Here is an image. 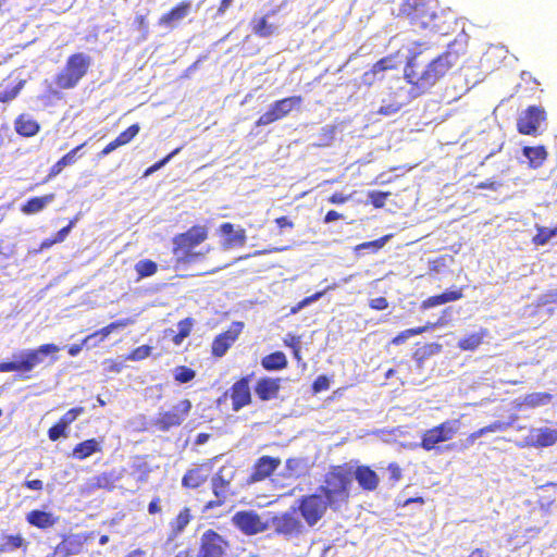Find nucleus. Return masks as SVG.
<instances>
[{
    "label": "nucleus",
    "instance_id": "63",
    "mask_svg": "<svg viewBox=\"0 0 557 557\" xmlns=\"http://www.w3.org/2000/svg\"><path fill=\"white\" fill-rule=\"evenodd\" d=\"M542 305L557 304V289L548 290L541 297Z\"/></svg>",
    "mask_w": 557,
    "mask_h": 557
},
{
    "label": "nucleus",
    "instance_id": "42",
    "mask_svg": "<svg viewBox=\"0 0 557 557\" xmlns=\"http://www.w3.org/2000/svg\"><path fill=\"white\" fill-rule=\"evenodd\" d=\"M536 231V235L532 238V243L535 246H544L552 237L557 235V227L550 230L544 226H537Z\"/></svg>",
    "mask_w": 557,
    "mask_h": 557
},
{
    "label": "nucleus",
    "instance_id": "9",
    "mask_svg": "<svg viewBox=\"0 0 557 557\" xmlns=\"http://www.w3.org/2000/svg\"><path fill=\"white\" fill-rule=\"evenodd\" d=\"M547 114L541 106H529L517 120V131L521 135L535 136L546 121Z\"/></svg>",
    "mask_w": 557,
    "mask_h": 557
},
{
    "label": "nucleus",
    "instance_id": "14",
    "mask_svg": "<svg viewBox=\"0 0 557 557\" xmlns=\"http://www.w3.org/2000/svg\"><path fill=\"white\" fill-rule=\"evenodd\" d=\"M295 511L296 510L293 509L292 511L284 512L273 518V527L277 533L286 536L301 533L304 525L295 516Z\"/></svg>",
    "mask_w": 557,
    "mask_h": 557
},
{
    "label": "nucleus",
    "instance_id": "31",
    "mask_svg": "<svg viewBox=\"0 0 557 557\" xmlns=\"http://www.w3.org/2000/svg\"><path fill=\"white\" fill-rule=\"evenodd\" d=\"M444 324H445V322L442 319H440L437 322H434V323L429 322L423 326L405 330V331L400 332L396 337H394L392 339V343L395 345H399L412 336L420 335L429 330L435 329L436 326H441Z\"/></svg>",
    "mask_w": 557,
    "mask_h": 557
},
{
    "label": "nucleus",
    "instance_id": "38",
    "mask_svg": "<svg viewBox=\"0 0 557 557\" xmlns=\"http://www.w3.org/2000/svg\"><path fill=\"white\" fill-rule=\"evenodd\" d=\"M207 476L201 469L188 470L182 479V484L185 487L196 488L206 481Z\"/></svg>",
    "mask_w": 557,
    "mask_h": 557
},
{
    "label": "nucleus",
    "instance_id": "61",
    "mask_svg": "<svg viewBox=\"0 0 557 557\" xmlns=\"http://www.w3.org/2000/svg\"><path fill=\"white\" fill-rule=\"evenodd\" d=\"M502 186V183L495 180H487L485 182H481L476 185L478 189H490L497 190Z\"/></svg>",
    "mask_w": 557,
    "mask_h": 557
},
{
    "label": "nucleus",
    "instance_id": "39",
    "mask_svg": "<svg viewBox=\"0 0 557 557\" xmlns=\"http://www.w3.org/2000/svg\"><path fill=\"white\" fill-rule=\"evenodd\" d=\"M553 395L547 392L528 394L524 397V405L530 408L547 405L552 401Z\"/></svg>",
    "mask_w": 557,
    "mask_h": 557
},
{
    "label": "nucleus",
    "instance_id": "24",
    "mask_svg": "<svg viewBox=\"0 0 557 557\" xmlns=\"http://www.w3.org/2000/svg\"><path fill=\"white\" fill-rule=\"evenodd\" d=\"M128 324V320H121L116 322H112L109 325L102 327L101 330L92 333L91 335L87 336L84 339V344L88 347H95L98 342L103 341L106 337H108L111 333L119 329H123Z\"/></svg>",
    "mask_w": 557,
    "mask_h": 557
},
{
    "label": "nucleus",
    "instance_id": "47",
    "mask_svg": "<svg viewBox=\"0 0 557 557\" xmlns=\"http://www.w3.org/2000/svg\"><path fill=\"white\" fill-rule=\"evenodd\" d=\"M253 30L257 35L261 37H269L274 33L275 26L272 24H268L267 18L262 17L256 23V25L253 26Z\"/></svg>",
    "mask_w": 557,
    "mask_h": 557
},
{
    "label": "nucleus",
    "instance_id": "19",
    "mask_svg": "<svg viewBox=\"0 0 557 557\" xmlns=\"http://www.w3.org/2000/svg\"><path fill=\"white\" fill-rule=\"evenodd\" d=\"M220 231L222 235L225 237L224 247L225 249H230L235 246H244L246 243V233L245 230L238 227L234 228V225L231 223H223L220 226Z\"/></svg>",
    "mask_w": 557,
    "mask_h": 557
},
{
    "label": "nucleus",
    "instance_id": "55",
    "mask_svg": "<svg viewBox=\"0 0 557 557\" xmlns=\"http://www.w3.org/2000/svg\"><path fill=\"white\" fill-rule=\"evenodd\" d=\"M150 352H151V347L148 345H143V346L137 347L135 350H133V352L128 356L127 359L134 360V361L143 360V359L147 358L150 355Z\"/></svg>",
    "mask_w": 557,
    "mask_h": 557
},
{
    "label": "nucleus",
    "instance_id": "41",
    "mask_svg": "<svg viewBox=\"0 0 557 557\" xmlns=\"http://www.w3.org/2000/svg\"><path fill=\"white\" fill-rule=\"evenodd\" d=\"M27 543L21 535H5L0 545V552H13L17 548H26Z\"/></svg>",
    "mask_w": 557,
    "mask_h": 557
},
{
    "label": "nucleus",
    "instance_id": "62",
    "mask_svg": "<svg viewBox=\"0 0 557 557\" xmlns=\"http://www.w3.org/2000/svg\"><path fill=\"white\" fill-rule=\"evenodd\" d=\"M331 288L332 287H327L323 292H318V293L313 294L312 296L306 297L302 301L299 302V308H304L306 306L313 304L314 301H318L324 295V293Z\"/></svg>",
    "mask_w": 557,
    "mask_h": 557
},
{
    "label": "nucleus",
    "instance_id": "12",
    "mask_svg": "<svg viewBox=\"0 0 557 557\" xmlns=\"http://www.w3.org/2000/svg\"><path fill=\"white\" fill-rule=\"evenodd\" d=\"M232 521L235 527L246 534H257L265 529L260 517L252 510L236 512L233 516Z\"/></svg>",
    "mask_w": 557,
    "mask_h": 557
},
{
    "label": "nucleus",
    "instance_id": "27",
    "mask_svg": "<svg viewBox=\"0 0 557 557\" xmlns=\"http://www.w3.org/2000/svg\"><path fill=\"white\" fill-rule=\"evenodd\" d=\"M190 2H182L173 8L169 13L164 14L160 18V24L168 27H173L176 23L185 18L190 12Z\"/></svg>",
    "mask_w": 557,
    "mask_h": 557
},
{
    "label": "nucleus",
    "instance_id": "30",
    "mask_svg": "<svg viewBox=\"0 0 557 557\" xmlns=\"http://www.w3.org/2000/svg\"><path fill=\"white\" fill-rule=\"evenodd\" d=\"M131 469L132 475L139 484L147 483L152 471L151 467L143 457H135L132 461Z\"/></svg>",
    "mask_w": 557,
    "mask_h": 557
},
{
    "label": "nucleus",
    "instance_id": "3",
    "mask_svg": "<svg viewBox=\"0 0 557 557\" xmlns=\"http://www.w3.org/2000/svg\"><path fill=\"white\" fill-rule=\"evenodd\" d=\"M437 0H401L397 11L392 10L393 14L404 16L410 24L421 29H438L437 24Z\"/></svg>",
    "mask_w": 557,
    "mask_h": 557
},
{
    "label": "nucleus",
    "instance_id": "53",
    "mask_svg": "<svg viewBox=\"0 0 557 557\" xmlns=\"http://www.w3.org/2000/svg\"><path fill=\"white\" fill-rule=\"evenodd\" d=\"M181 151V148H176L171 153H169L166 157L161 159L160 161L152 164L150 168H148L145 172V176H148L152 174L153 172L162 169L165 164H168L178 152Z\"/></svg>",
    "mask_w": 557,
    "mask_h": 557
},
{
    "label": "nucleus",
    "instance_id": "7",
    "mask_svg": "<svg viewBox=\"0 0 557 557\" xmlns=\"http://www.w3.org/2000/svg\"><path fill=\"white\" fill-rule=\"evenodd\" d=\"M458 421H444L426 430L422 436L420 446L430 451L436 447L437 444L451 440L458 431Z\"/></svg>",
    "mask_w": 557,
    "mask_h": 557
},
{
    "label": "nucleus",
    "instance_id": "34",
    "mask_svg": "<svg viewBox=\"0 0 557 557\" xmlns=\"http://www.w3.org/2000/svg\"><path fill=\"white\" fill-rule=\"evenodd\" d=\"M307 471V463L302 458H289L286 460L282 472L285 478H299Z\"/></svg>",
    "mask_w": 557,
    "mask_h": 557
},
{
    "label": "nucleus",
    "instance_id": "58",
    "mask_svg": "<svg viewBox=\"0 0 557 557\" xmlns=\"http://www.w3.org/2000/svg\"><path fill=\"white\" fill-rule=\"evenodd\" d=\"M226 487H227L226 485L212 483L213 493H214L215 497L218 498L216 505L222 504V502L225 499Z\"/></svg>",
    "mask_w": 557,
    "mask_h": 557
},
{
    "label": "nucleus",
    "instance_id": "60",
    "mask_svg": "<svg viewBox=\"0 0 557 557\" xmlns=\"http://www.w3.org/2000/svg\"><path fill=\"white\" fill-rule=\"evenodd\" d=\"M383 246V237L382 238H379L376 240H373V242H369V243H363L361 245H359L357 247V250L360 252L362 250H366V249H372V250H377L379 248H381Z\"/></svg>",
    "mask_w": 557,
    "mask_h": 557
},
{
    "label": "nucleus",
    "instance_id": "56",
    "mask_svg": "<svg viewBox=\"0 0 557 557\" xmlns=\"http://www.w3.org/2000/svg\"><path fill=\"white\" fill-rule=\"evenodd\" d=\"M194 320L190 318L184 319L178 322L177 329L181 332V337H187L193 329Z\"/></svg>",
    "mask_w": 557,
    "mask_h": 557
},
{
    "label": "nucleus",
    "instance_id": "51",
    "mask_svg": "<svg viewBox=\"0 0 557 557\" xmlns=\"http://www.w3.org/2000/svg\"><path fill=\"white\" fill-rule=\"evenodd\" d=\"M181 151V148H176L171 153H169L166 157L161 159L160 161L152 164L150 168H148L145 172V176H148L152 174L153 172L162 169L165 164H168L178 152Z\"/></svg>",
    "mask_w": 557,
    "mask_h": 557
},
{
    "label": "nucleus",
    "instance_id": "10",
    "mask_svg": "<svg viewBox=\"0 0 557 557\" xmlns=\"http://www.w3.org/2000/svg\"><path fill=\"white\" fill-rule=\"evenodd\" d=\"M197 557H225L228 547L222 535L213 530L205 531L199 540Z\"/></svg>",
    "mask_w": 557,
    "mask_h": 557
},
{
    "label": "nucleus",
    "instance_id": "32",
    "mask_svg": "<svg viewBox=\"0 0 557 557\" xmlns=\"http://www.w3.org/2000/svg\"><path fill=\"white\" fill-rule=\"evenodd\" d=\"M15 129L20 135L30 137L38 133L39 124L29 115L22 114L15 121Z\"/></svg>",
    "mask_w": 557,
    "mask_h": 557
},
{
    "label": "nucleus",
    "instance_id": "29",
    "mask_svg": "<svg viewBox=\"0 0 557 557\" xmlns=\"http://www.w3.org/2000/svg\"><path fill=\"white\" fill-rule=\"evenodd\" d=\"M98 451H101V442L90 438L78 443L74 447L72 456L78 460H84Z\"/></svg>",
    "mask_w": 557,
    "mask_h": 557
},
{
    "label": "nucleus",
    "instance_id": "54",
    "mask_svg": "<svg viewBox=\"0 0 557 557\" xmlns=\"http://www.w3.org/2000/svg\"><path fill=\"white\" fill-rule=\"evenodd\" d=\"M67 430L59 422L52 425L48 431V436L51 441H58L61 437H67Z\"/></svg>",
    "mask_w": 557,
    "mask_h": 557
},
{
    "label": "nucleus",
    "instance_id": "33",
    "mask_svg": "<svg viewBox=\"0 0 557 557\" xmlns=\"http://www.w3.org/2000/svg\"><path fill=\"white\" fill-rule=\"evenodd\" d=\"M86 144H82L77 146L76 148L72 149L70 152H67L65 156H63L50 170L49 177H54L59 175L62 170L76 162L78 158V152L83 149V147Z\"/></svg>",
    "mask_w": 557,
    "mask_h": 557
},
{
    "label": "nucleus",
    "instance_id": "46",
    "mask_svg": "<svg viewBox=\"0 0 557 557\" xmlns=\"http://www.w3.org/2000/svg\"><path fill=\"white\" fill-rule=\"evenodd\" d=\"M233 467H222L219 472L212 478V483L228 485L234 476Z\"/></svg>",
    "mask_w": 557,
    "mask_h": 557
},
{
    "label": "nucleus",
    "instance_id": "11",
    "mask_svg": "<svg viewBox=\"0 0 557 557\" xmlns=\"http://www.w3.org/2000/svg\"><path fill=\"white\" fill-rule=\"evenodd\" d=\"M301 98L297 96L275 101L270 106L269 110L259 117L257 125L265 126L286 116L295 107L299 106Z\"/></svg>",
    "mask_w": 557,
    "mask_h": 557
},
{
    "label": "nucleus",
    "instance_id": "2",
    "mask_svg": "<svg viewBox=\"0 0 557 557\" xmlns=\"http://www.w3.org/2000/svg\"><path fill=\"white\" fill-rule=\"evenodd\" d=\"M314 494L302 496L298 500V511L309 527H314L330 507L339 510L349 496V481L343 475H332Z\"/></svg>",
    "mask_w": 557,
    "mask_h": 557
},
{
    "label": "nucleus",
    "instance_id": "23",
    "mask_svg": "<svg viewBox=\"0 0 557 557\" xmlns=\"http://www.w3.org/2000/svg\"><path fill=\"white\" fill-rule=\"evenodd\" d=\"M490 335L487 329L482 327L475 333L468 334L458 341V348L462 351H474L476 350L484 342V339Z\"/></svg>",
    "mask_w": 557,
    "mask_h": 557
},
{
    "label": "nucleus",
    "instance_id": "64",
    "mask_svg": "<svg viewBox=\"0 0 557 557\" xmlns=\"http://www.w3.org/2000/svg\"><path fill=\"white\" fill-rule=\"evenodd\" d=\"M388 471H389V474H391V479L394 482H397L401 478V469L397 465L391 463L388 466Z\"/></svg>",
    "mask_w": 557,
    "mask_h": 557
},
{
    "label": "nucleus",
    "instance_id": "48",
    "mask_svg": "<svg viewBox=\"0 0 557 557\" xmlns=\"http://www.w3.org/2000/svg\"><path fill=\"white\" fill-rule=\"evenodd\" d=\"M84 412V408L77 407L72 408L67 412H65L62 418L59 420V423L64 426L66 430L69 426Z\"/></svg>",
    "mask_w": 557,
    "mask_h": 557
},
{
    "label": "nucleus",
    "instance_id": "17",
    "mask_svg": "<svg viewBox=\"0 0 557 557\" xmlns=\"http://www.w3.org/2000/svg\"><path fill=\"white\" fill-rule=\"evenodd\" d=\"M280 383L281 379L261 377L255 386V393L263 401L274 399L278 395Z\"/></svg>",
    "mask_w": 557,
    "mask_h": 557
},
{
    "label": "nucleus",
    "instance_id": "25",
    "mask_svg": "<svg viewBox=\"0 0 557 557\" xmlns=\"http://www.w3.org/2000/svg\"><path fill=\"white\" fill-rule=\"evenodd\" d=\"M139 125L133 124L127 129L122 132L113 141L109 143L103 150L101 151V156H108L113 152L119 147L128 144L138 133Z\"/></svg>",
    "mask_w": 557,
    "mask_h": 557
},
{
    "label": "nucleus",
    "instance_id": "21",
    "mask_svg": "<svg viewBox=\"0 0 557 557\" xmlns=\"http://www.w3.org/2000/svg\"><path fill=\"white\" fill-rule=\"evenodd\" d=\"M83 548V542L77 535L66 536L60 544L54 548V556L57 557H70L78 555Z\"/></svg>",
    "mask_w": 557,
    "mask_h": 557
},
{
    "label": "nucleus",
    "instance_id": "57",
    "mask_svg": "<svg viewBox=\"0 0 557 557\" xmlns=\"http://www.w3.org/2000/svg\"><path fill=\"white\" fill-rule=\"evenodd\" d=\"M75 224V221H71L69 223V225L62 227L54 236V238L52 239V243H62L66 237L67 235L70 234L71 230L73 228Z\"/></svg>",
    "mask_w": 557,
    "mask_h": 557
},
{
    "label": "nucleus",
    "instance_id": "35",
    "mask_svg": "<svg viewBox=\"0 0 557 557\" xmlns=\"http://www.w3.org/2000/svg\"><path fill=\"white\" fill-rule=\"evenodd\" d=\"M54 200V195L49 194L44 197H33L30 198L22 208V211L25 214H34L41 211L48 205H50Z\"/></svg>",
    "mask_w": 557,
    "mask_h": 557
},
{
    "label": "nucleus",
    "instance_id": "52",
    "mask_svg": "<svg viewBox=\"0 0 557 557\" xmlns=\"http://www.w3.org/2000/svg\"><path fill=\"white\" fill-rule=\"evenodd\" d=\"M181 151V148H176L171 153H169L166 157L161 159L160 161L152 164L150 168H148L145 172V176H148L152 174L153 172L162 169L165 164H168L178 152Z\"/></svg>",
    "mask_w": 557,
    "mask_h": 557
},
{
    "label": "nucleus",
    "instance_id": "49",
    "mask_svg": "<svg viewBox=\"0 0 557 557\" xmlns=\"http://www.w3.org/2000/svg\"><path fill=\"white\" fill-rule=\"evenodd\" d=\"M196 373L193 369L187 367H177L175 369L174 377L180 383H188L195 377Z\"/></svg>",
    "mask_w": 557,
    "mask_h": 557
},
{
    "label": "nucleus",
    "instance_id": "4",
    "mask_svg": "<svg viewBox=\"0 0 557 557\" xmlns=\"http://www.w3.org/2000/svg\"><path fill=\"white\" fill-rule=\"evenodd\" d=\"M60 347L55 344H45L36 349H23L13 354L11 361L0 362V372H30L38 364L45 362L46 358H50V363L58 360L55 354Z\"/></svg>",
    "mask_w": 557,
    "mask_h": 557
},
{
    "label": "nucleus",
    "instance_id": "37",
    "mask_svg": "<svg viewBox=\"0 0 557 557\" xmlns=\"http://www.w3.org/2000/svg\"><path fill=\"white\" fill-rule=\"evenodd\" d=\"M507 425L508 424L503 421H495L488 425H485V426L472 432L468 436V438H467L468 445H472L476 438H479L487 433L504 431V430H506Z\"/></svg>",
    "mask_w": 557,
    "mask_h": 557
},
{
    "label": "nucleus",
    "instance_id": "22",
    "mask_svg": "<svg viewBox=\"0 0 557 557\" xmlns=\"http://www.w3.org/2000/svg\"><path fill=\"white\" fill-rule=\"evenodd\" d=\"M355 479L363 490L373 491L380 482L379 475L370 467L359 466L355 470Z\"/></svg>",
    "mask_w": 557,
    "mask_h": 557
},
{
    "label": "nucleus",
    "instance_id": "1",
    "mask_svg": "<svg viewBox=\"0 0 557 557\" xmlns=\"http://www.w3.org/2000/svg\"><path fill=\"white\" fill-rule=\"evenodd\" d=\"M465 53L463 46L453 42L444 52L432 57L425 42L392 37L385 47V70L403 66L407 82L425 91L458 66Z\"/></svg>",
    "mask_w": 557,
    "mask_h": 557
},
{
    "label": "nucleus",
    "instance_id": "50",
    "mask_svg": "<svg viewBox=\"0 0 557 557\" xmlns=\"http://www.w3.org/2000/svg\"><path fill=\"white\" fill-rule=\"evenodd\" d=\"M181 151V148H176L171 153H169L166 157L161 159L160 161L152 164L150 168H148L145 172V176H148L152 174L153 172L162 169L165 164H168L178 152Z\"/></svg>",
    "mask_w": 557,
    "mask_h": 557
},
{
    "label": "nucleus",
    "instance_id": "6",
    "mask_svg": "<svg viewBox=\"0 0 557 557\" xmlns=\"http://www.w3.org/2000/svg\"><path fill=\"white\" fill-rule=\"evenodd\" d=\"M90 58L84 53H76L67 59L65 67L58 73L55 84L59 88H74L81 78L87 73Z\"/></svg>",
    "mask_w": 557,
    "mask_h": 557
},
{
    "label": "nucleus",
    "instance_id": "45",
    "mask_svg": "<svg viewBox=\"0 0 557 557\" xmlns=\"http://www.w3.org/2000/svg\"><path fill=\"white\" fill-rule=\"evenodd\" d=\"M115 478L113 473L103 472L92 479V485L98 488L112 490L114 487Z\"/></svg>",
    "mask_w": 557,
    "mask_h": 557
},
{
    "label": "nucleus",
    "instance_id": "28",
    "mask_svg": "<svg viewBox=\"0 0 557 557\" xmlns=\"http://www.w3.org/2000/svg\"><path fill=\"white\" fill-rule=\"evenodd\" d=\"M557 443V430L540 428L532 434V445L535 447H548Z\"/></svg>",
    "mask_w": 557,
    "mask_h": 557
},
{
    "label": "nucleus",
    "instance_id": "40",
    "mask_svg": "<svg viewBox=\"0 0 557 557\" xmlns=\"http://www.w3.org/2000/svg\"><path fill=\"white\" fill-rule=\"evenodd\" d=\"M190 513L188 508H184L178 516L175 518V520L171 523L172 525V535L170 536V540L177 536L180 533L184 531L186 525L190 521Z\"/></svg>",
    "mask_w": 557,
    "mask_h": 557
},
{
    "label": "nucleus",
    "instance_id": "15",
    "mask_svg": "<svg viewBox=\"0 0 557 557\" xmlns=\"http://www.w3.org/2000/svg\"><path fill=\"white\" fill-rule=\"evenodd\" d=\"M250 377L245 376L234 383L232 386V408L239 411L243 407L251 403V392L249 387Z\"/></svg>",
    "mask_w": 557,
    "mask_h": 557
},
{
    "label": "nucleus",
    "instance_id": "36",
    "mask_svg": "<svg viewBox=\"0 0 557 557\" xmlns=\"http://www.w3.org/2000/svg\"><path fill=\"white\" fill-rule=\"evenodd\" d=\"M261 366L268 371L282 370L287 367V359L284 352H272L261 360Z\"/></svg>",
    "mask_w": 557,
    "mask_h": 557
},
{
    "label": "nucleus",
    "instance_id": "5",
    "mask_svg": "<svg viewBox=\"0 0 557 557\" xmlns=\"http://www.w3.org/2000/svg\"><path fill=\"white\" fill-rule=\"evenodd\" d=\"M207 230L203 226H193L186 233L180 234L174 237V255L178 261L193 262L196 257L200 256L199 252H194L193 249L207 238Z\"/></svg>",
    "mask_w": 557,
    "mask_h": 557
},
{
    "label": "nucleus",
    "instance_id": "8",
    "mask_svg": "<svg viewBox=\"0 0 557 557\" xmlns=\"http://www.w3.org/2000/svg\"><path fill=\"white\" fill-rule=\"evenodd\" d=\"M193 406L188 399H183L168 411L159 412L154 425L162 432L180 426L188 417Z\"/></svg>",
    "mask_w": 557,
    "mask_h": 557
},
{
    "label": "nucleus",
    "instance_id": "43",
    "mask_svg": "<svg viewBox=\"0 0 557 557\" xmlns=\"http://www.w3.org/2000/svg\"><path fill=\"white\" fill-rule=\"evenodd\" d=\"M135 270L140 277H147L153 275L157 272L158 265L154 261L145 259L136 263Z\"/></svg>",
    "mask_w": 557,
    "mask_h": 557
},
{
    "label": "nucleus",
    "instance_id": "13",
    "mask_svg": "<svg viewBox=\"0 0 557 557\" xmlns=\"http://www.w3.org/2000/svg\"><path fill=\"white\" fill-rule=\"evenodd\" d=\"M243 329V322H234L226 332L216 336L212 343V354L215 357H223L232 344L237 339Z\"/></svg>",
    "mask_w": 557,
    "mask_h": 557
},
{
    "label": "nucleus",
    "instance_id": "20",
    "mask_svg": "<svg viewBox=\"0 0 557 557\" xmlns=\"http://www.w3.org/2000/svg\"><path fill=\"white\" fill-rule=\"evenodd\" d=\"M281 460L278 458H273L270 456H262L258 459L255 471L252 473V479L255 481H260L269 475H271L276 468L280 466Z\"/></svg>",
    "mask_w": 557,
    "mask_h": 557
},
{
    "label": "nucleus",
    "instance_id": "18",
    "mask_svg": "<svg viewBox=\"0 0 557 557\" xmlns=\"http://www.w3.org/2000/svg\"><path fill=\"white\" fill-rule=\"evenodd\" d=\"M522 154L528 160L529 169L532 170L542 168L548 158V151L544 145L524 146Z\"/></svg>",
    "mask_w": 557,
    "mask_h": 557
},
{
    "label": "nucleus",
    "instance_id": "44",
    "mask_svg": "<svg viewBox=\"0 0 557 557\" xmlns=\"http://www.w3.org/2000/svg\"><path fill=\"white\" fill-rule=\"evenodd\" d=\"M442 350V345L438 343H429L423 347L419 348L414 352V357L419 360H423L430 358L431 356L440 354Z\"/></svg>",
    "mask_w": 557,
    "mask_h": 557
},
{
    "label": "nucleus",
    "instance_id": "26",
    "mask_svg": "<svg viewBox=\"0 0 557 557\" xmlns=\"http://www.w3.org/2000/svg\"><path fill=\"white\" fill-rule=\"evenodd\" d=\"M26 520L34 527L39 529H48L57 523L58 518L51 512L35 509L27 513Z\"/></svg>",
    "mask_w": 557,
    "mask_h": 557
},
{
    "label": "nucleus",
    "instance_id": "16",
    "mask_svg": "<svg viewBox=\"0 0 557 557\" xmlns=\"http://www.w3.org/2000/svg\"><path fill=\"white\" fill-rule=\"evenodd\" d=\"M463 297V287L445 290L442 294L433 295L421 302V309L426 310L447 302L457 301Z\"/></svg>",
    "mask_w": 557,
    "mask_h": 557
},
{
    "label": "nucleus",
    "instance_id": "59",
    "mask_svg": "<svg viewBox=\"0 0 557 557\" xmlns=\"http://www.w3.org/2000/svg\"><path fill=\"white\" fill-rule=\"evenodd\" d=\"M312 387L315 393L327 389L329 379L325 375L318 376L317 380L313 382Z\"/></svg>",
    "mask_w": 557,
    "mask_h": 557
}]
</instances>
